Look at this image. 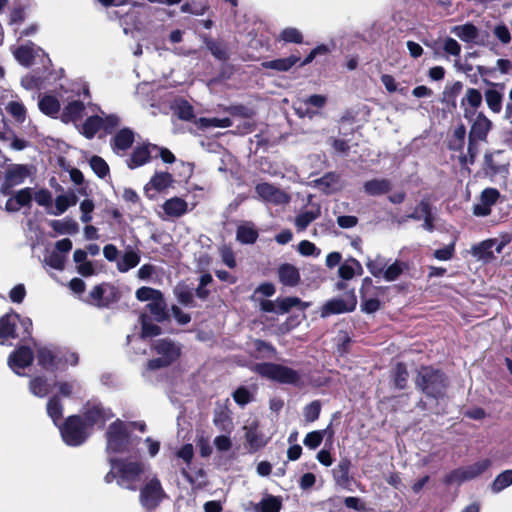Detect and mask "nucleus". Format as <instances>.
Segmentation results:
<instances>
[{
    "instance_id": "obj_1",
    "label": "nucleus",
    "mask_w": 512,
    "mask_h": 512,
    "mask_svg": "<svg viewBox=\"0 0 512 512\" xmlns=\"http://www.w3.org/2000/svg\"><path fill=\"white\" fill-rule=\"evenodd\" d=\"M139 443L140 438L132 435V424L119 419L110 424L106 431V450L109 455L135 453Z\"/></svg>"
},
{
    "instance_id": "obj_2",
    "label": "nucleus",
    "mask_w": 512,
    "mask_h": 512,
    "mask_svg": "<svg viewBox=\"0 0 512 512\" xmlns=\"http://www.w3.org/2000/svg\"><path fill=\"white\" fill-rule=\"evenodd\" d=\"M111 466L104 480L111 483L116 480L117 484L125 489L135 491L140 483L141 475L144 473L145 466L140 462L109 458Z\"/></svg>"
},
{
    "instance_id": "obj_3",
    "label": "nucleus",
    "mask_w": 512,
    "mask_h": 512,
    "mask_svg": "<svg viewBox=\"0 0 512 512\" xmlns=\"http://www.w3.org/2000/svg\"><path fill=\"white\" fill-rule=\"evenodd\" d=\"M32 321L22 318L17 313H7L0 318V344L12 345V341L19 339L26 341L31 338Z\"/></svg>"
},
{
    "instance_id": "obj_4",
    "label": "nucleus",
    "mask_w": 512,
    "mask_h": 512,
    "mask_svg": "<svg viewBox=\"0 0 512 512\" xmlns=\"http://www.w3.org/2000/svg\"><path fill=\"white\" fill-rule=\"evenodd\" d=\"M416 385L427 395L433 398L442 397L446 389L444 374L431 367H423L418 372Z\"/></svg>"
},
{
    "instance_id": "obj_5",
    "label": "nucleus",
    "mask_w": 512,
    "mask_h": 512,
    "mask_svg": "<svg viewBox=\"0 0 512 512\" xmlns=\"http://www.w3.org/2000/svg\"><path fill=\"white\" fill-rule=\"evenodd\" d=\"M254 371L281 384L298 385L301 382V374L298 371L280 364L259 363L254 366Z\"/></svg>"
},
{
    "instance_id": "obj_6",
    "label": "nucleus",
    "mask_w": 512,
    "mask_h": 512,
    "mask_svg": "<svg viewBox=\"0 0 512 512\" xmlns=\"http://www.w3.org/2000/svg\"><path fill=\"white\" fill-rule=\"evenodd\" d=\"M58 427L63 441L69 446L83 444L90 434L82 418L77 415L68 417L64 424Z\"/></svg>"
},
{
    "instance_id": "obj_7",
    "label": "nucleus",
    "mask_w": 512,
    "mask_h": 512,
    "mask_svg": "<svg viewBox=\"0 0 512 512\" xmlns=\"http://www.w3.org/2000/svg\"><path fill=\"white\" fill-rule=\"evenodd\" d=\"M153 348L159 357L148 361L147 367L150 370L166 367L180 356V347L169 339L157 340Z\"/></svg>"
},
{
    "instance_id": "obj_8",
    "label": "nucleus",
    "mask_w": 512,
    "mask_h": 512,
    "mask_svg": "<svg viewBox=\"0 0 512 512\" xmlns=\"http://www.w3.org/2000/svg\"><path fill=\"white\" fill-rule=\"evenodd\" d=\"M491 465L492 462L490 459H481L471 465L454 469L453 471L446 475L444 482L447 485H452L461 484L465 481L473 480L482 475L484 472H486Z\"/></svg>"
},
{
    "instance_id": "obj_9",
    "label": "nucleus",
    "mask_w": 512,
    "mask_h": 512,
    "mask_svg": "<svg viewBox=\"0 0 512 512\" xmlns=\"http://www.w3.org/2000/svg\"><path fill=\"white\" fill-rule=\"evenodd\" d=\"M357 304L356 296L353 292L347 293L344 297L334 298L327 301L321 308V317L326 318L334 314L351 312Z\"/></svg>"
},
{
    "instance_id": "obj_10",
    "label": "nucleus",
    "mask_w": 512,
    "mask_h": 512,
    "mask_svg": "<svg viewBox=\"0 0 512 512\" xmlns=\"http://www.w3.org/2000/svg\"><path fill=\"white\" fill-rule=\"evenodd\" d=\"M165 497L161 483L157 478H152L142 488L140 493V502L148 510L156 508Z\"/></svg>"
},
{
    "instance_id": "obj_11",
    "label": "nucleus",
    "mask_w": 512,
    "mask_h": 512,
    "mask_svg": "<svg viewBox=\"0 0 512 512\" xmlns=\"http://www.w3.org/2000/svg\"><path fill=\"white\" fill-rule=\"evenodd\" d=\"M255 191L258 197L268 204L285 205L291 200L285 191L266 182L257 184Z\"/></svg>"
},
{
    "instance_id": "obj_12",
    "label": "nucleus",
    "mask_w": 512,
    "mask_h": 512,
    "mask_svg": "<svg viewBox=\"0 0 512 512\" xmlns=\"http://www.w3.org/2000/svg\"><path fill=\"white\" fill-rule=\"evenodd\" d=\"M483 96L481 92L476 88H468L465 91L463 98L460 101V107L463 110L464 118L473 122L479 112L478 108L482 105Z\"/></svg>"
},
{
    "instance_id": "obj_13",
    "label": "nucleus",
    "mask_w": 512,
    "mask_h": 512,
    "mask_svg": "<svg viewBox=\"0 0 512 512\" xmlns=\"http://www.w3.org/2000/svg\"><path fill=\"white\" fill-rule=\"evenodd\" d=\"M30 175V171L26 165L13 164L5 171L4 182L1 186V192L8 194L9 190L17 185L24 183Z\"/></svg>"
},
{
    "instance_id": "obj_14",
    "label": "nucleus",
    "mask_w": 512,
    "mask_h": 512,
    "mask_svg": "<svg viewBox=\"0 0 512 512\" xmlns=\"http://www.w3.org/2000/svg\"><path fill=\"white\" fill-rule=\"evenodd\" d=\"M37 362L38 365L47 371L64 370L59 349L39 347L37 349Z\"/></svg>"
},
{
    "instance_id": "obj_15",
    "label": "nucleus",
    "mask_w": 512,
    "mask_h": 512,
    "mask_svg": "<svg viewBox=\"0 0 512 512\" xmlns=\"http://www.w3.org/2000/svg\"><path fill=\"white\" fill-rule=\"evenodd\" d=\"M113 416L114 414L110 409L96 404L86 409L82 421L86 424L87 429L90 430L95 425L100 428L103 427Z\"/></svg>"
},
{
    "instance_id": "obj_16",
    "label": "nucleus",
    "mask_w": 512,
    "mask_h": 512,
    "mask_svg": "<svg viewBox=\"0 0 512 512\" xmlns=\"http://www.w3.org/2000/svg\"><path fill=\"white\" fill-rule=\"evenodd\" d=\"M33 358L32 350L22 345L10 354L8 357V365L17 375L23 376L24 374L21 373V370L30 366Z\"/></svg>"
},
{
    "instance_id": "obj_17",
    "label": "nucleus",
    "mask_w": 512,
    "mask_h": 512,
    "mask_svg": "<svg viewBox=\"0 0 512 512\" xmlns=\"http://www.w3.org/2000/svg\"><path fill=\"white\" fill-rule=\"evenodd\" d=\"M259 424L257 421H252L243 426L245 431V440L247 442L250 452H256L265 447L269 442V438L258 430Z\"/></svg>"
},
{
    "instance_id": "obj_18",
    "label": "nucleus",
    "mask_w": 512,
    "mask_h": 512,
    "mask_svg": "<svg viewBox=\"0 0 512 512\" xmlns=\"http://www.w3.org/2000/svg\"><path fill=\"white\" fill-rule=\"evenodd\" d=\"M499 196V191L495 188L484 189L481 193L480 201L473 206V214L479 217L488 216Z\"/></svg>"
},
{
    "instance_id": "obj_19",
    "label": "nucleus",
    "mask_w": 512,
    "mask_h": 512,
    "mask_svg": "<svg viewBox=\"0 0 512 512\" xmlns=\"http://www.w3.org/2000/svg\"><path fill=\"white\" fill-rule=\"evenodd\" d=\"M491 128L492 122L483 112H479L471 123L469 139L471 141H485Z\"/></svg>"
},
{
    "instance_id": "obj_20",
    "label": "nucleus",
    "mask_w": 512,
    "mask_h": 512,
    "mask_svg": "<svg viewBox=\"0 0 512 512\" xmlns=\"http://www.w3.org/2000/svg\"><path fill=\"white\" fill-rule=\"evenodd\" d=\"M33 200V189L26 187L17 191L5 203L8 212H18L23 207H30Z\"/></svg>"
},
{
    "instance_id": "obj_21",
    "label": "nucleus",
    "mask_w": 512,
    "mask_h": 512,
    "mask_svg": "<svg viewBox=\"0 0 512 512\" xmlns=\"http://www.w3.org/2000/svg\"><path fill=\"white\" fill-rule=\"evenodd\" d=\"M154 149H156V145L153 144L137 146L133 150L130 158L127 159V166L130 169H135L148 163L152 158H154Z\"/></svg>"
},
{
    "instance_id": "obj_22",
    "label": "nucleus",
    "mask_w": 512,
    "mask_h": 512,
    "mask_svg": "<svg viewBox=\"0 0 512 512\" xmlns=\"http://www.w3.org/2000/svg\"><path fill=\"white\" fill-rule=\"evenodd\" d=\"M44 54L43 50L33 43L22 45L13 50L15 59L23 66H30L36 56Z\"/></svg>"
},
{
    "instance_id": "obj_23",
    "label": "nucleus",
    "mask_w": 512,
    "mask_h": 512,
    "mask_svg": "<svg viewBox=\"0 0 512 512\" xmlns=\"http://www.w3.org/2000/svg\"><path fill=\"white\" fill-rule=\"evenodd\" d=\"M78 197L74 191H69L64 194H60L56 197L54 206L52 205L51 210H48V214L59 216L65 213L69 207L77 204Z\"/></svg>"
},
{
    "instance_id": "obj_24",
    "label": "nucleus",
    "mask_w": 512,
    "mask_h": 512,
    "mask_svg": "<svg viewBox=\"0 0 512 512\" xmlns=\"http://www.w3.org/2000/svg\"><path fill=\"white\" fill-rule=\"evenodd\" d=\"M134 142V133L128 129H121L111 140V147L117 154L124 153Z\"/></svg>"
},
{
    "instance_id": "obj_25",
    "label": "nucleus",
    "mask_w": 512,
    "mask_h": 512,
    "mask_svg": "<svg viewBox=\"0 0 512 512\" xmlns=\"http://www.w3.org/2000/svg\"><path fill=\"white\" fill-rule=\"evenodd\" d=\"M314 183L325 194H332L342 188L340 176L333 172L327 173L323 177L316 179Z\"/></svg>"
},
{
    "instance_id": "obj_26",
    "label": "nucleus",
    "mask_w": 512,
    "mask_h": 512,
    "mask_svg": "<svg viewBox=\"0 0 512 512\" xmlns=\"http://www.w3.org/2000/svg\"><path fill=\"white\" fill-rule=\"evenodd\" d=\"M496 239H487L471 247V254L478 260L488 262L494 258V246Z\"/></svg>"
},
{
    "instance_id": "obj_27",
    "label": "nucleus",
    "mask_w": 512,
    "mask_h": 512,
    "mask_svg": "<svg viewBox=\"0 0 512 512\" xmlns=\"http://www.w3.org/2000/svg\"><path fill=\"white\" fill-rule=\"evenodd\" d=\"M392 188V183L386 178H375L366 181L363 184L364 192L369 196H380L388 193Z\"/></svg>"
},
{
    "instance_id": "obj_28",
    "label": "nucleus",
    "mask_w": 512,
    "mask_h": 512,
    "mask_svg": "<svg viewBox=\"0 0 512 512\" xmlns=\"http://www.w3.org/2000/svg\"><path fill=\"white\" fill-rule=\"evenodd\" d=\"M279 281L289 287H294L300 282L299 270L292 264H282L278 268Z\"/></svg>"
},
{
    "instance_id": "obj_29",
    "label": "nucleus",
    "mask_w": 512,
    "mask_h": 512,
    "mask_svg": "<svg viewBox=\"0 0 512 512\" xmlns=\"http://www.w3.org/2000/svg\"><path fill=\"white\" fill-rule=\"evenodd\" d=\"M53 386L57 388L58 396L64 398L78 397L82 391L81 384L75 379L59 380L56 381Z\"/></svg>"
},
{
    "instance_id": "obj_30",
    "label": "nucleus",
    "mask_w": 512,
    "mask_h": 512,
    "mask_svg": "<svg viewBox=\"0 0 512 512\" xmlns=\"http://www.w3.org/2000/svg\"><path fill=\"white\" fill-rule=\"evenodd\" d=\"M173 182L172 175L167 172H156L151 180L146 184L145 191L149 195L151 190L161 192L168 188Z\"/></svg>"
},
{
    "instance_id": "obj_31",
    "label": "nucleus",
    "mask_w": 512,
    "mask_h": 512,
    "mask_svg": "<svg viewBox=\"0 0 512 512\" xmlns=\"http://www.w3.org/2000/svg\"><path fill=\"white\" fill-rule=\"evenodd\" d=\"M300 61V57L296 55H290L286 58H279L270 61L262 62V67L265 69H272L278 72H287L289 71L295 64Z\"/></svg>"
},
{
    "instance_id": "obj_32",
    "label": "nucleus",
    "mask_w": 512,
    "mask_h": 512,
    "mask_svg": "<svg viewBox=\"0 0 512 512\" xmlns=\"http://www.w3.org/2000/svg\"><path fill=\"white\" fill-rule=\"evenodd\" d=\"M84 109V104L81 101L75 100L69 102L62 111L61 119L65 123L76 122L82 119Z\"/></svg>"
},
{
    "instance_id": "obj_33",
    "label": "nucleus",
    "mask_w": 512,
    "mask_h": 512,
    "mask_svg": "<svg viewBox=\"0 0 512 512\" xmlns=\"http://www.w3.org/2000/svg\"><path fill=\"white\" fill-rule=\"evenodd\" d=\"M164 212L170 217H181L187 212V202L179 197L166 200L163 204Z\"/></svg>"
},
{
    "instance_id": "obj_34",
    "label": "nucleus",
    "mask_w": 512,
    "mask_h": 512,
    "mask_svg": "<svg viewBox=\"0 0 512 512\" xmlns=\"http://www.w3.org/2000/svg\"><path fill=\"white\" fill-rule=\"evenodd\" d=\"M258 238V231L252 222H245L238 226L236 239L242 244H253Z\"/></svg>"
},
{
    "instance_id": "obj_35",
    "label": "nucleus",
    "mask_w": 512,
    "mask_h": 512,
    "mask_svg": "<svg viewBox=\"0 0 512 512\" xmlns=\"http://www.w3.org/2000/svg\"><path fill=\"white\" fill-rule=\"evenodd\" d=\"M146 307L157 322H163L169 317L167 304L162 293L159 295V297H156L155 300H152L150 303H148Z\"/></svg>"
},
{
    "instance_id": "obj_36",
    "label": "nucleus",
    "mask_w": 512,
    "mask_h": 512,
    "mask_svg": "<svg viewBox=\"0 0 512 512\" xmlns=\"http://www.w3.org/2000/svg\"><path fill=\"white\" fill-rule=\"evenodd\" d=\"M214 425L221 431L230 433L233 429V422L227 408L220 407L215 410L213 416Z\"/></svg>"
},
{
    "instance_id": "obj_37",
    "label": "nucleus",
    "mask_w": 512,
    "mask_h": 512,
    "mask_svg": "<svg viewBox=\"0 0 512 512\" xmlns=\"http://www.w3.org/2000/svg\"><path fill=\"white\" fill-rule=\"evenodd\" d=\"M484 97L486 104L488 108L493 113H500L502 110V101H503V94L501 91H499L495 84H492V87L485 90Z\"/></svg>"
},
{
    "instance_id": "obj_38",
    "label": "nucleus",
    "mask_w": 512,
    "mask_h": 512,
    "mask_svg": "<svg viewBox=\"0 0 512 512\" xmlns=\"http://www.w3.org/2000/svg\"><path fill=\"white\" fill-rule=\"evenodd\" d=\"M320 214L321 210L319 206L298 214L294 222L297 230L304 231L313 221L320 217Z\"/></svg>"
},
{
    "instance_id": "obj_39",
    "label": "nucleus",
    "mask_w": 512,
    "mask_h": 512,
    "mask_svg": "<svg viewBox=\"0 0 512 512\" xmlns=\"http://www.w3.org/2000/svg\"><path fill=\"white\" fill-rule=\"evenodd\" d=\"M52 385L48 382V380L43 376H36L32 378L29 382V390L30 392L39 398L46 397Z\"/></svg>"
},
{
    "instance_id": "obj_40",
    "label": "nucleus",
    "mask_w": 512,
    "mask_h": 512,
    "mask_svg": "<svg viewBox=\"0 0 512 512\" xmlns=\"http://www.w3.org/2000/svg\"><path fill=\"white\" fill-rule=\"evenodd\" d=\"M452 33L467 43L476 42V38L478 37V29L471 23L455 26L452 29Z\"/></svg>"
},
{
    "instance_id": "obj_41",
    "label": "nucleus",
    "mask_w": 512,
    "mask_h": 512,
    "mask_svg": "<svg viewBox=\"0 0 512 512\" xmlns=\"http://www.w3.org/2000/svg\"><path fill=\"white\" fill-rule=\"evenodd\" d=\"M351 463L348 459H341L333 469V478L337 485L345 487L349 482V470Z\"/></svg>"
},
{
    "instance_id": "obj_42",
    "label": "nucleus",
    "mask_w": 512,
    "mask_h": 512,
    "mask_svg": "<svg viewBox=\"0 0 512 512\" xmlns=\"http://www.w3.org/2000/svg\"><path fill=\"white\" fill-rule=\"evenodd\" d=\"M338 272L342 279L350 280L355 274L362 273V266L356 259L350 258L340 265Z\"/></svg>"
},
{
    "instance_id": "obj_43",
    "label": "nucleus",
    "mask_w": 512,
    "mask_h": 512,
    "mask_svg": "<svg viewBox=\"0 0 512 512\" xmlns=\"http://www.w3.org/2000/svg\"><path fill=\"white\" fill-rule=\"evenodd\" d=\"M39 109L45 115L54 117L60 111V103L58 99L51 95L43 96L38 103Z\"/></svg>"
},
{
    "instance_id": "obj_44",
    "label": "nucleus",
    "mask_w": 512,
    "mask_h": 512,
    "mask_svg": "<svg viewBox=\"0 0 512 512\" xmlns=\"http://www.w3.org/2000/svg\"><path fill=\"white\" fill-rule=\"evenodd\" d=\"M47 414L56 426L62 418L63 405L58 395L52 396L47 402Z\"/></svg>"
},
{
    "instance_id": "obj_45",
    "label": "nucleus",
    "mask_w": 512,
    "mask_h": 512,
    "mask_svg": "<svg viewBox=\"0 0 512 512\" xmlns=\"http://www.w3.org/2000/svg\"><path fill=\"white\" fill-rule=\"evenodd\" d=\"M278 314H285L293 307H298L301 310L306 309L309 304L302 302L298 297H286L277 299Z\"/></svg>"
},
{
    "instance_id": "obj_46",
    "label": "nucleus",
    "mask_w": 512,
    "mask_h": 512,
    "mask_svg": "<svg viewBox=\"0 0 512 512\" xmlns=\"http://www.w3.org/2000/svg\"><path fill=\"white\" fill-rule=\"evenodd\" d=\"M140 262L139 254L134 250H129L124 253L121 259L117 263L118 270L120 272H127L130 269L136 267Z\"/></svg>"
},
{
    "instance_id": "obj_47",
    "label": "nucleus",
    "mask_w": 512,
    "mask_h": 512,
    "mask_svg": "<svg viewBox=\"0 0 512 512\" xmlns=\"http://www.w3.org/2000/svg\"><path fill=\"white\" fill-rule=\"evenodd\" d=\"M197 125L202 129L207 128H228L232 126V120L228 117L225 118H206L201 117L197 120Z\"/></svg>"
},
{
    "instance_id": "obj_48",
    "label": "nucleus",
    "mask_w": 512,
    "mask_h": 512,
    "mask_svg": "<svg viewBox=\"0 0 512 512\" xmlns=\"http://www.w3.org/2000/svg\"><path fill=\"white\" fill-rule=\"evenodd\" d=\"M420 209L424 215L422 228L428 232H432L434 230L435 217L430 201L428 199H422L420 201Z\"/></svg>"
},
{
    "instance_id": "obj_49",
    "label": "nucleus",
    "mask_w": 512,
    "mask_h": 512,
    "mask_svg": "<svg viewBox=\"0 0 512 512\" xmlns=\"http://www.w3.org/2000/svg\"><path fill=\"white\" fill-rule=\"evenodd\" d=\"M104 124V120H103V117L101 116H91L89 118L86 119V121L84 122L83 124V134L91 139L95 136V134L101 129L103 128Z\"/></svg>"
},
{
    "instance_id": "obj_50",
    "label": "nucleus",
    "mask_w": 512,
    "mask_h": 512,
    "mask_svg": "<svg viewBox=\"0 0 512 512\" xmlns=\"http://www.w3.org/2000/svg\"><path fill=\"white\" fill-rule=\"evenodd\" d=\"M277 40L284 43L301 44L303 43V34L295 27H287L279 33Z\"/></svg>"
},
{
    "instance_id": "obj_51",
    "label": "nucleus",
    "mask_w": 512,
    "mask_h": 512,
    "mask_svg": "<svg viewBox=\"0 0 512 512\" xmlns=\"http://www.w3.org/2000/svg\"><path fill=\"white\" fill-rule=\"evenodd\" d=\"M282 507L280 498L272 495L264 497L256 506L257 512H279Z\"/></svg>"
},
{
    "instance_id": "obj_52",
    "label": "nucleus",
    "mask_w": 512,
    "mask_h": 512,
    "mask_svg": "<svg viewBox=\"0 0 512 512\" xmlns=\"http://www.w3.org/2000/svg\"><path fill=\"white\" fill-rule=\"evenodd\" d=\"M510 485H512V470H505L496 476L491 484V491L497 494Z\"/></svg>"
},
{
    "instance_id": "obj_53",
    "label": "nucleus",
    "mask_w": 512,
    "mask_h": 512,
    "mask_svg": "<svg viewBox=\"0 0 512 512\" xmlns=\"http://www.w3.org/2000/svg\"><path fill=\"white\" fill-rule=\"evenodd\" d=\"M5 109L16 122L23 123L25 121L27 111L22 102L10 101L7 103Z\"/></svg>"
},
{
    "instance_id": "obj_54",
    "label": "nucleus",
    "mask_w": 512,
    "mask_h": 512,
    "mask_svg": "<svg viewBox=\"0 0 512 512\" xmlns=\"http://www.w3.org/2000/svg\"><path fill=\"white\" fill-rule=\"evenodd\" d=\"M205 44L216 59L220 61H226L228 59L227 48L223 43L206 38Z\"/></svg>"
},
{
    "instance_id": "obj_55",
    "label": "nucleus",
    "mask_w": 512,
    "mask_h": 512,
    "mask_svg": "<svg viewBox=\"0 0 512 512\" xmlns=\"http://www.w3.org/2000/svg\"><path fill=\"white\" fill-rule=\"evenodd\" d=\"M140 322L142 325V332H141L140 338L153 337V336H157L160 334L161 328L158 325L152 323L148 319L147 315L141 314Z\"/></svg>"
},
{
    "instance_id": "obj_56",
    "label": "nucleus",
    "mask_w": 512,
    "mask_h": 512,
    "mask_svg": "<svg viewBox=\"0 0 512 512\" xmlns=\"http://www.w3.org/2000/svg\"><path fill=\"white\" fill-rule=\"evenodd\" d=\"M65 260V255L56 250L49 252L44 258L45 264L56 270L64 269Z\"/></svg>"
},
{
    "instance_id": "obj_57",
    "label": "nucleus",
    "mask_w": 512,
    "mask_h": 512,
    "mask_svg": "<svg viewBox=\"0 0 512 512\" xmlns=\"http://www.w3.org/2000/svg\"><path fill=\"white\" fill-rule=\"evenodd\" d=\"M174 293L179 301L184 306H194V297L192 291L183 285H178L174 289Z\"/></svg>"
},
{
    "instance_id": "obj_58",
    "label": "nucleus",
    "mask_w": 512,
    "mask_h": 512,
    "mask_svg": "<svg viewBox=\"0 0 512 512\" xmlns=\"http://www.w3.org/2000/svg\"><path fill=\"white\" fill-rule=\"evenodd\" d=\"M21 85L26 90L42 89L44 87V79L37 73L33 72L21 79Z\"/></svg>"
},
{
    "instance_id": "obj_59",
    "label": "nucleus",
    "mask_w": 512,
    "mask_h": 512,
    "mask_svg": "<svg viewBox=\"0 0 512 512\" xmlns=\"http://www.w3.org/2000/svg\"><path fill=\"white\" fill-rule=\"evenodd\" d=\"M406 268V264L400 261H395L393 264L385 268L383 278L386 281L396 280Z\"/></svg>"
},
{
    "instance_id": "obj_60",
    "label": "nucleus",
    "mask_w": 512,
    "mask_h": 512,
    "mask_svg": "<svg viewBox=\"0 0 512 512\" xmlns=\"http://www.w3.org/2000/svg\"><path fill=\"white\" fill-rule=\"evenodd\" d=\"M321 412V403L314 400L304 407L303 415L307 422H314L319 418Z\"/></svg>"
},
{
    "instance_id": "obj_61",
    "label": "nucleus",
    "mask_w": 512,
    "mask_h": 512,
    "mask_svg": "<svg viewBox=\"0 0 512 512\" xmlns=\"http://www.w3.org/2000/svg\"><path fill=\"white\" fill-rule=\"evenodd\" d=\"M52 227L61 234H75L78 232V225L72 220L54 221Z\"/></svg>"
},
{
    "instance_id": "obj_62",
    "label": "nucleus",
    "mask_w": 512,
    "mask_h": 512,
    "mask_svg": "<svg viewBox=\"0 0 512 512\" xmlns=\"http://www.w3.org/2000/svg\"><path fill=\"white\" fill-rule=\"evenodd\" d=\"M324 437L325 431L315 430L305 436L303 443L307 448L314 450L322 443Z\"/></svg>"
},
{
    "instance_id": "obj_63",
    "label": "nucleus",
    "mask_w": 512,
    "mask_h": 512,
    "mask_svg": "<svg viewBox=\"0 0 512 512\" xmlns=\"http://www.w3.org/2000/svg\"><path fill=\"white\" fill-rule=\"evenodd\" d=\"M90 166L100 178H104L109 173L108 164L99 156H93L90 159Z\"/></svg>"
},
{
    "instance_id": "obj_64",
    "label": "nucleus",
    "mask_w": 512,
    "mask_h": 512,
    "mask_svg": "<svg viewBox=\"0 0 512 512\" xmlns=\"http://www.w3.org/2000/svg\"><path fill=\"white\" fill-rule=\"evenodd\" d=\"M175 112L182 120H191L194 117L193 107L184 100L178 101L175 105Z\"/></svg>"
}]
</instances>
